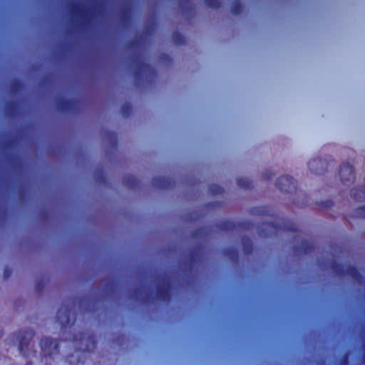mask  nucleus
<instances>
[{
  "label": "nucleus",
  "instance_id": "nucleus-8",
  "mask_svg": "<svg viewBox=\"0 0 365 365\" xmlns=\"http://www.w3.org/2000/svg\"><path fill=\"white\" fill-rule=\"evenodd\" d=\"M80 341L81 343H83L84 341H86L87 347L84 349V351H90L89 344H91V348L93 349L95 347V341L93 337L89 336L88 338L86 339L85 336H82L80 339Z\"/></svg>",
  "mask_w": 365,
  "mask_h": 365
},
{
  "label": "nucleus",
  "instance_id": "nucleus-18",
  "mask_svg": "<svg viewBox=\"0 0 365 365\" xmlns=\"http://www.w3.org/2000/svg\"><path fill=\"white\" fill-rule=\"evenodd\" d=\"M2 335H3V332H2V331L0 329V338L2 336Z\"/></svg>",
  "mask_w": 365,
  "mask_h": 365
},
{
  "label": "nucleus",
  "instance_id": "nucleus-17",
  "mask_svg": "<svg viewBox=\"0 0 365 365\" xmlns=\"http://www.w3.org/2000/svg\"><path fill=\"white\" fill-rule=\"evenodd\" d=\"M161 180L162 179H161V178H160V179H158V178H154V179H153V183H155V181H157V180Z\"/></svg>",
  "mask_w": 365,
  "mask_h": 365
},
{
  "label": "nucleus",
  "instance_id": "nucleus-5",
  "mask_svg": "<svg viewBox=\"0 0 365 365\" xmlns=\"http://www.w3.org/2000/svg\"><path fill=\"white\" fill-rule=\"evenodd\" d=\"M308 166L309 170L316 174H321L324 170V163L319 158L311 160L308 163Z\"/></svg>",
  "mask_w": 365,
  "mask_h": 365
},
{
  "label": "nucleus",
  "instance_id": "nucleus-3",
  "mask_svg": "<svg viewBox=\"0 0 365 365\" xmlns=\"http://www.w3.org/2000/svg\"><path fill=\"white\" fill-rule=\"evenodd\" d=\"M297 181L289 175H283L277 180V186L283 192H292L297 188Z\"/></svg>",
  "mask_w": 365,
  "mask_h": 365
},
{
  "label": "nucleus",
  "instance_id": "nucleus-10",
  "mask_svg": "<svg viewBox=\"0 0 365 365\" xmlns=\"http://www.w3.org/2000/svg\"><path fill=\"white\" fill-rule=\"evenodd\" d=\"M205 4L211 9H218L221 5L220 0H205Z\"/></svg>",
  "mask_w": 365,
  "mask_h": 365
},
{
  "label": "nucleus",
  "instance_id": "nucleus-9",
  "mask_svg": "<svg viewBox=\"0 0 365 365\" xmlns=\"http://www.w3.org/2000/svg\"><path fill=\"white\" fill-rule=\"evenodd\" d=\"M220 228L223 230H232L235 227V225L231 221H225L220 224Z\"/></svg>",
  "mask_w": 365,
  "mask_h": 365
},
{
  "label": "nucleus",
  "instance_id": "nucleus-20",
  "mask_svg": "<svg viewBox=\"0 0 365 365\" xmlns=\"http://www.w3.org/2000/svg\"><path fill=\"white\" fill-rule=\"evenodd\" d=\"M4 275L7 276V271L6 270H5Z\"/></svg>",
  "mask_w": 365,
  "mask_h": 365
},
{
  "label": "nucleus",
  "instance_id": "nucleus-12",
  "mask_svg": "<svg viewBox=\"0 0 365 365\" xmlns=\"http://www.w3.org/2000/svg\"><path fill=\"white\" fill-rule=\"evenodd\" d=\"M237 185L242 188H249L251 182L247 178H241L237 180Z\"/></svg>",
  "mask_w": 365,
  "mask_h": 365
},
{
  "label": "nucleus",
  "instance_id": "nucleus-7",
  "mask_svg": "<svg viewBox=\"0 0 365 365\" xmlns=\"http://www.w3.org/2000/svg\"><path fill=\"white\" fill-rule=\"evenodd\" d=\"M68 317L69 310H68L67 309H65V310H63V309L61 308L57 312L58 319L60 322V323L63 326L69 323Z\"/></svg>",
  "mask_w": 365,
  "mask_h": 365
},
{
  "label": "nucleus",
  "instance_id": "nucleus-1",
  "mask_svg": "<svg viewBox=\"0 0 365 365\" xmlns=\"http://www.w3.org/2000/svg\"><path fill=\"white\" fill-rule=\"evenodd\" d=\"M34 331L31 329L20 331L18 334L11 335L8 339L9 344L18 345L19 352L25 357H31L36 355L34 344L32 339Z\"/></svg>",
  "mask_w": 365,
  "mask_h": 365
},
{
  "label": "nucleus",
  "instance_id": "nucleus-13",
  "mask_svg": "<svg viewBox=\"0 0 365 365\" xmlns=\"http://www.w3.org/2000/svg\"><path fill=\"white\" fill-rule=\"evenodd\" d=\"M173 41L176 44L180 45V44L184 43L185 38H184V36H182L180 34L175 32V33H173Z\"/></svg>",
  "mask_w": 365,
  "mask_h": 365
},
{
  "label": "nucleus",
  "instance_id": "nucleus-4",
  "mask_svg": "<svg viewBox=\"0 0 365 365\" xmlns=\"http://www.w3.org/2000/svg\"><path fill=\"white\" fill-rule=\"evenodd\" d=\"M339 175L344 185L353 182L355 178L353 165L348 163H343L339 168Z\"/></svg>",
  "mask_w": 365,
  "mask_h": 365
},
{
  "label": "nucleus",
  "instance_id": "nucleus-16",
  "mask_svg": "<svg viewBox=\"0 0 365 365\" xmlns=\"http://www.w3.org/2000/svg\"><path fill=\"white\" fill-rule=\"evenodd\" d=\"M303 244L306 245L305 252H307L311 248V245L307 241L303 242Z\"/></svg>",
  "mask_w": 365,
  "mask_h": 365
},
{
  "label": "nucleus",
  "instance_id": "nucleus-19",
  "mask_svg": "<svg viewBox=\"0 0 365 365\" xmlns=\"http://www.w3.org/2000/svg\"><path fill=\"white\" fill-rule=\"evenodd\" d=\"M26 365H33L31 362H27Z\"/></svg>",
  "mask_w": 365,
  "mask_h": 365
},
{
  "label": "nucleus",
  "instance_id": "nucleus-15",
  "mask_svg": "<svg viewBox=\"0 0 365 365\" xmlns=\"http://www.w3.org/2000/svg\"><path fill=\"white\" fill-rule=\"evenodd\" d=\"M72 9H73V13H74L76 14L82 15L83 13V9L78 4H73L72 6Z\"/></svg>",
  "mask_w": 365,
  "mask_h": 365
},
{
  "label": "nucleus",
  "instance_id": "nucleus-2",
  "mask_svg": "<svg viewBox=\"0 0 365 365\" xmlns=\"http://www.w3.org/2000/svg\"><path fill=\"white\" fill-rule=\"evenodd\" d=\"M40 346L43 357L45 359L47 357H51L53 355L58 354L59 353L58 341L56 339L44 337L41 339Z\"/></svg>",
  "mask_w": 365,
  "mask_h": 365
},
{
  "label": "nucleus",
  "instance_id": "nucleus-14",
  "mask_svg": "<svg viewBox=\"0 0 365 365\" xmlns=\"http://www.w3.org/2000/svg\"><path fill=\"white\" fill-rule=\"evenodd\" d=\"M209 190L211 193L214 195H218L222 192L223 189L217 185H211L209 187Z\"/></svg>",
  "mask_w": 365,
  "mask_h": 365
},
{
  "label": "nucleus",
  "instance_id": "nucleus-11",
  "mask_svg": "<svg viewBox=\"0 0 365 365\" xmlns=\"http://www.w3.org/2000/svg\"><path fill=\"white\" fill-rule=\"evenodd\" d=\"M242 11V5L239 1H235L232 4L231 6V12L237 15L240 14Z\"/></svg>",
  "mask_w": 365,
  "mask_h": 365
},
{
  "label": "nucleus",
  "instance_id": "nucleus-6",
  "mask_svg": "<svg viewBox=\"0 0 365 365\" xmlns=\"http://www.w3.org/2000/svg\"><path fill=\"white\" fill-rule=\"evenodd\" d=\"M342 272L348 276H350L354 280L359 282L361 280V274L358 269L354 266H349L346 268L345 270H342Z\"/></svg>",
  "mask_w": 365,
  "mask_h": 365
}]
</instances>
